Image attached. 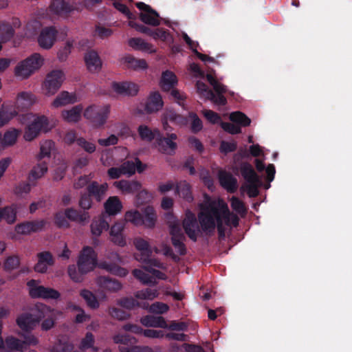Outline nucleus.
Returning <instances> with one entry per match:
<instances>
[{"label": "nucleus", "mask_w": 352, "mask_h": 352, "mask_svg": "<svg viewBox=\"0 0 352 352\" xmlns=\"http://www.w3.org/2000/svg\"><path fill=\"white\" fill-rule=\"evenodd\" d=\"M200 212L198 214V221L202 232L207 236H212L217 228L219 238L225 237L226 229L223 221L227 226L230 225L232 212L226 205L219 208L214 201L207 196V200L201 204Z\"/></svg>", "instance_id": "nucleus-1"}, {"label": "nucleus", "mask_w": 352, "mask_h": 352, "mask_svg": "<svg viewBox=\"0 0 352 352\" xmlns=\"http://www.w3.org/2000/svg\"><path fill=\"white\" fill-rule=\"evenodd\" d=\"M50 307L39 304L35 306L32 313H23L16 318V324L23 331H30L50 312Z\"/></svg>", "instance_id": "nucleus-2"}, {"label": "nucleus", "mask_w": 352, "mask_h": 352, "mask_svg": "<svg viewBox=\"0 0 352 352\" xmlns=\"http://www.w3.org/2000/svg\"><path fill=\"white\" fill-rule=\"evenodd\" d=\"M28 116L33 118L24 128L23 138L27 142H32L37 138L41 133H47L51 131L48 118L44 115L28 114Z\"/></svg>", "instance_id": "nucleus-3"}, {"label": "nucleus", "mask_w": 352, "mask_h": 352, "mask_svg": "<svg viewBox=\"0 0 352 352\" xmlns=\"http://www.w3.org/2000/svg\"><path fill=\"white\" fill-rule=\"evenodd\" d=\"M125 219L136 226H144L152 228L155 226L157 220V214L152 206L145 207L141 212L138 210H130L126 212Z\"/></svg>", "instance_id": "nucleus-4"}, {"label": "nucleus", "mask_w": 352, "mask_h": 352, "mask_svg": "<svg viewBox=\"0 0 352 352\" xmlns=\"http://www.w3.org/2000/svg\"><path fill=\"white\" fill-rule=\"evenodd\" d=\"M10 311L5 307H0V351L1 352H24V342L14 336H8L5 339L2 337L3 318L9 316Z\"/></svg>", "instance_id": "nucleus-5"}, {"label": "nucleus", "mask_w": 352, "mask_h": 352, "mask_svg": "<svg viewBox=\"0 0 352 352\" xmlns=\"http://www.w3.org/2000/svg\"><path fill=\"white\" fill-rule=\"evenodd\" d=\"M43 58L39 54L34 53L16 66L14 74L16 76L28 78L43 65Z\"/></svg>", "instance_id": "nucleus-6"}, {"label": "nucleus", "mask_w": 352, "mask_h": 352, "mask_svg": "<svg viewBox=\"0 0 352 352\" xmlns=\"http://www.w3.org/2000/svg\"><path fill=\"white\" fill-rule=\"evenodd\" d=\"M43 58L39 54L34 53L16 66L14 74L16 76L28 78L43 65Z\"/></svg>", "instance_id": "nucleus-7"}, {"label": "nucleus", "mask_w": 352, "mask_h": 352, "mask_svg": "<svg viewBox=\"0 0 352 352\" xmlns=\"http://www.w3.org/2000/svg\"><path fill=\"white\" fill-rule=\"evenodd\" d=\"M110 110L109 104L103 106L91 105L85 109L84 117L89 120L94 126L100 127L106 123Z\"/></svg>", "instance_id": "nucleus-8"}, {"label": "nucleus", "mask_w": 352, "mask_h": 352, "mask_svg": "<svg viewBox=\"0 0 352 352\" xmlns=\"http://www.w3.org/2000/svg\"><path fill=\"white\" fill-rule=\"evenodd\" d=\"M133 243L135 248L140 251V252L134 254L135 260L142 263L144 262H148L157 268H164V264L158 259L151 258L152 251L148 241L141 237H138L135 239Z\"/></svg>", "instance_id": "nucleus-9"}, {"label": "nucleus", "mask_w": 352, "mask_h": 352, "mask_svg": "<svg viewBox=\"0 0 352 352\" xmlns=\"http://www.w3.org/2000/svg\"><path fill=\"white\" fill-rule=\"evenodd\" d=\"M97 265V254L91 247L83 248L80 252L78 261V268L81 274H87L92 271Z\"/></svg>", "instance_id": "nucleus-10"}, {"label": "nucleus", "mask_w": 352, "mask_h": 352, "mask_svg": "<svg viewBox=\"0 0 352 352\" xmlns=\"http://www.w3.org/2000/svg\"><path fill=\"white\" fill-rule=\"evenodd\" d=\"M64 80V73L61 70H53L50 72L43 84V89L45 95L55 94L62 85Z\"/></svg>", "instance_id": "nucleus-11"}, {"label": "nucleus", "mask_w": 352, "mask_h": 352, "mask_svg": "<svg viewBox=\"0 0 352 352\" xmlns=\"http://www.w3.org/2000/svg\"><path fill=\"white\" fill-rule=\"evenodd\" d=\"M135 6L141 11L139 17L142 23L154 27L160 25L161 18L159 13L149 5L144 2H138Z\"/></svg>", "instance_id": "nucleus-12"}, {"label": "nucleus", "mask_w": 352, "mask_h": 352, "mask_svg": "<svg viewBox=\"0 0 352 352\" xmlns=\"http://www.w3.org/2000/svg\"><path fill=\"white\" fill-rule=\"evenodd\" d=\"M46 224L47 221L45 219L25 221L16 225L14 230L19 234L30 235L33 232L42 231Z\"/></svg>", "instance_id": "nucleus-13"}, {"label": "nucleus", "mask_w": 352, "mask_h": 352, "mask_svg": "<svg viewBox=\"0 0 352 352\" xmlns=\"http://www.w3.org/2000/svg\"><path fill=\"white\" fill-rule=\"evenodd\" d=\"M177 140L175 133H167L166 136H164L160 131L154 145L160 151L174 152L177 148Z\"/></svg>", "instance_id": "nucleus-14"}, {"label": "nucleus", "mask_w": 352, "mask_h": 352, "mask_svg": "<svg viewBox=\"0 0 352 352\" xmlns=\"http://www.w3.org/2000/svg\"><path fill=\"white\" fill-rule=\"evenodd\" d=\"M58 31L54 26L45 27L42 29L38 37V43L41 47L45 50L50 49L56 40Z\"/></svg>", "instance_id": "nucleus-15"}, {"label": "nucleus", "mask_w": 352, "mask_h": 352, "mask_svg": "<svg viewBox=\"0 0 352 352\" xmlns=\"http://www.w3.org/2000/svg\"><path fill=\"white\" fill-rule=\"evenodd\" d=\"M111 88L116 94L123 96H134L139 91L137 84L128 81L113 82Z\"/></svg>", "instance_id": "nucleus-16"}, {"label": "nucleus", "mask_w": 352, "mask_h": 352, "mask_svg": "<svg viewBox=\"0 0 352 352\" xmlns=\"http://www.w3.org/2000/svg\"><path fill=\"white\" fill-rule=\"evenodd\" d=\"M108 184L107 183L99 184L96 181H92L86 187L87 192L96 202H101L106 196L108 190Z\"/></svg>", "instance_id": "nucleus-17"}, {"label": "nucleus", "mask_w": 352, "mask_h": 352, "mask_svg": "<svg viewBox=\"0 0 352 352\" xmlns=\"http://www.w3.org/2000/svg\"><path fill=\"white\" fill-rule=\"evenodd\" d=\"M38 261L34 267L35 272L44 274L47 271L49 266L54 265L55 260L52 254L49 251L38 252L36 254Z\"/></svg>", "instance_id": "nucleus-18"}, {"label": "nucleus", "mask_w": 352, "mask_h": 352, "mask_svg": "<svg viewBox=\"0 0 352 352\" xmlns=\"http://www.w3.org/2000/svg\"><path fill=\"white\" fill-rule=\"evenodd\" d=\"M135 172V166L133 161L126 160L124 162L120 167H111L107 174L111 179H115L119 178L122 175H133Z\"/></svg>", "instance_id": "nucleus-19"}, {"label": "nucleus", "mask_w": 352, "mask_h": 352, "mask_svg": "<svg viewBox=\"0 0 352 352\" xmlns=\"http://www.w3.org/2000/svg\"><path fill=\"white\" fill-rule=\"evenodd\" d=\"M183 228L187 236L194 242L197 241L199 233L202 230L199 228L197 220L193 214L188 216L183 221Z\"/></svg>", "instance_id": "nucleus-20"}, {"label": "nucleus", "mask_w": 352, "mask_h": 352, "mask_svg": "<svg viewBox=\"0 0 352 352\" xmlns=\"http://www.w3.org/2000/svg\"><path fill=\"white\" fill-rule=\"evenodd\" d=\"M220 185L230 193L236 192L238 188L237 179L230 173L221 170L218 174Z\"/></svg>", "instance_id": "nucleus-21"}, {"label": "nucleus", "mask_w": 352, "mask_h": 352, "mask_svg": "<svg viewBox=\"0 0 352 352\" xmlns=\"http://www.w3.org/2000/svg\"><path fill=\"white\" fill-rule=\"evenodd\" d=\"M36 102V97L30 92L23 91L18 94L16 107L19 111L28 110Z\"/></svg>", "instance_id": "nucleus-22"}, {"label": "nucleus", "mask_w": 352, "mask_h": 352, "mask_svg": "<svg viewBox=\"0 0 352 352\" xmlns=\"http://www.w3.org/2000/svg\"><path fill=\"white\" fill-rule=\"evenodd\" d=\"M85 62L89 72L99 71L102 67V61L98 53L94 50H89L85 54Z\"/></svg>", "instance_id": "nucleus-23"}, {"label": "nucleus", "mask_w": 352, "mask_h": 352, "mask_svg": "<svg viewBox=\"0 0 352 352\" xmlns=\"http://www.w3.org/2000/svg\"><path fill=\"white\" fill-rule=\"evenodd\" d=\"M164 105L162 96L157 91L153 92L147 99L145 110L147 113H151L160 110Z\"/></svg>", "instance_id": "nucleus-24"}, {"label": "nucleus", "mask_w": 352, "mask_h": 352, "mask_svg": "<svg viewBox=\"0 0 352 352\" xmlns=\"http://www.w3.org/2000/svg\"><path fill=\"white\" fill-rule=\"evenodd\" d=\"M241 176L247 183L260 182V177L254 170L253 166L248 162H242L239 166Z\"/></svg>", "instance_id": "nucleus-25"}, {"label": "nucleus", "mask_w": 352, "mask_h": 352, "mask_svg": "<svg viewBox=\"0 0 352 352\" xmlns=\"http://www.w3.org/2000/svg\"><path fill=\"white\" fill-rule=\"evenodd\" d=\"M19 131L15 129L8 130L3 135L0 133V151L15 144Z\"/></svg>", "instance_id": "nucleus-26"}, {"label": "nucleus", "mask_w": 352, "mask_h": 352, "mask_svg": "<svg viewBox=\"0 0 352 352\" xmlns=\"http://www.w3.org/2000/svg\"><path fill=\"white\" fill-rule=\"evenodd\" d=\"M50 8L58 15H67L74 10V6L65 0H53Z\"/></svg>", "instance_id": "nucleus-27"}, {"label": "nucleus", "mask_w": 352, "mask_h": 352, "mask_svg": "<svg viewBox=\"0 0 352 352\" xmlns=\"http://www.w3.org/2000/svg\"><path fill=\"white\" fill-rule=\"evenodd\" d=\"M113 186L122 192L126 193L138 192L142 187L141 184L138 181H128L124 179L115 182Z\"/></svg>", "instance_id": "nucleus-28"}, {"label": "nucleus", "mask_w": 352, "mask_h": 352, "mask_svg": "<svg viewBox=\"0 0 352 352\" xmlns=\"http://www.w3.org/2000/svg\"><path fill=\"white\" fill-rule=\"evenodd\" d=\"M65 215L69 221L76 223H84L89 219V215L87 212H82L74 208L65 209Z\"/></svg>", "instance_id": "nucleus-29"}, {"label": "nucleus", "mask_w": 352, "mask_h": 352, "mask_svg": "<svg viewBox=\"0 0 352 352\" xmlns=\"http://www.w3.org/2000/svg\"><path fill=\"white\" fill-rule=\"evenodd\" d=\"M177 84V79L175 74L169 71L166 70L162 74L160 86L163 91H168Z\"/></svg>", "instance_id": "nucleus-30"}, {"label": "nucleus", "mask_w": 352, "mask_h": 352, "mask_svg": "<svg viewBox=\"0 0 352 352\" xmlns=\"http://www.w3.org/2000/svg\"><path fill=\"white\" fill-rule=\"evenodd\" d=\"M76 102L75 94H72L66 91H61L52 102V106L58 108L69 104H74Z\"/></svg>", "instance_id": "nucleus-31"}, {"label": "nucleus", "mask_w": 352, "mask_h": 352, "mask_svg": "<svg viewBox=\"0 0 352 352\" xmlns=\"http://www.w3.org/2000/svg\"><path fill=\"white\" fill-rule=\"evenodd\" d=\"M138 132L142 140L151 142L156 141L160 130L158 129L151 130L148 126L142 124L138 126Z\"/></svg>", "instance_id": "nucleus-32"}, {"label": "nucleus", "mask_w": 352, "mask_h": 352, "mask_svg": "<svg viewBox=\"0 0 352 352\" xmlns=\"http://www.w3.org/2000/svg\"><path fill=\"white\" fill-rule=\"evenodd\" d=\"M98 284L100 287L110 292H118L122 288L119 281L107 276H100L98 278Z\"/></svg>", "instance_id": "nucleus-33"}, {"label": "nucleus", "mask_w": 352, "mask_h": 352, "mask_svg": "<svg viewBox=\"0 0 352 352\" xmlns=\"http://www.w3.org/2000/svg\"><path fill=\"white\" fill-rule=\"evenodd\" d=\"M141 323L145 327L166 328L167 324L162 316H154L148 315L140 320Z\"/></svg>", "instance_id": "nucleus-34"}, {"label": "nucleus", "mask_w": 352, "mask_h": 352, "mask_svg": "<svg viewBox=\"0 0 352 352\" xmlns=\"http://www.w3.org/2000/svg\"><path fill=\"white\" fill-rule=\"evenodd\" d=\"M129 45L136 50H140L149 53H155V50L153 45L149 43L146 42L141 38H131L129 40Z\"/></svg>", "instance_id": "nucleus-35"}, {"label": "nucleus", "mask_w": 352, "mask_h": 352, "mask_svg": "<svg viewBox=\"0 0 352 352\" xmlns=\"http://www.w3.org/2000/svg\"><path fill=\"white\" fill-rule=\"evenodd\" d=\"M104 209L109 215H115L121 211L122 205L116 196L110 197L104 203Z\"/></svg>", "instance_id": "nucleus-36"}, {"label": "nucleus", "mask_w": 352, "mask_h": 352, "mask_svg": "<svg viewBox=\"0 0 352 352\" xmlns=\"http://www.w3.org/2000/svg\"><path fill=\"white\" fill-rule=\"evenodd\" d=\"M47 171V166L45 162L38 164L31 170L28 176L29 182L32 183L33 186H35L36 181L41 178Z\"/></svg>", "instance_id": "nucleus-37"}, {"label": "nucleus", "mask_w": 352, "mask_h": 352, "mask_svg": "<svg viewBox=\"0 0 352 352\" xmlns=\"http://www.w3.org/2000/svg\"><path fill=\"white\" fill-rule=\"evenodd\" d=\"M15 31L8 22L0 21V43L10 41L14 36Z\"/></svg>", "instance_id": "nucleus-38"}, {"label": "nucleus", "mask_w": 352, "mask_h": 352, "mask_svg": "<svg viewBox=\"0 0 352 352\" xmlns=\"http://www.w3.org/2000/svg\"><path fill=\"white\" fill-rule=\"evenodd\" d=\"M82 109V105H76L69 110L63 111L62 116L68 122H77L80 118Z\"/></svg>", "instance_id": "nucleus-39"}, {"label": "nucleus", "mask_w": 352, "mask_h": 352, "mask_svg": "<svg viewBox=\"0 0 352 352\" xmlns=\"http://www.w3.org/2000/svg\"><path fill=\"white\" fill-rule=\"evenodd\" d=\"M18 112L10 105L2 104L0 109V126L6 124Z\"/></svg>", "instance_id": "nucleus-40"}, {"label": "nucleus", "mask_w": 352, "mask_h": 352, "mask_svg": "<svg viewBox=\"0 0 352 352\" xmlns=\"http://www.w3.org/2000/svg\"><path fill=\"white\" fill-rule=\"evenodd\" d=\"M176 192L179 197H182L186 201L191 202L193 201L190 186L187 182L181 181L177 183L176 186Z\"/></svg>", "instance_id": "nucleus-41"}, {"label": "nucleus", "mask_w": 352, "mask_h": 352, "mask_svg": "<svg viewBox=\"0 0 352 352\" xmlns=\"http://www.w3.org/2000/svg\"><path fill=\"white\" fill-rule=\"evenodd\" d=\"M128 68L133 69H144L147 67V63L144 59H137L131 55H127L122 58Z\"/></svg>", "instance_id": "nucleus-42"}, {"label": "nucleus", "mask_w": 352, "mask_h": 352, "mask_svg": "<svg viewBox=\"0 0 352 352\" xmlns=\"http://www.w3.org/2000/svg\"><path fill=\"white\" fill-rule=\"evenodd\" d=\"M109 227L108 222L104 219L100 217L92 221L91 224V231L92 234L98 236L103 230H108Z\"/></svg>", "instance_id": "nucleus-43"}, {"label": "nucleus", "mask_w": 352, "mask_h": 352, "mask_svg": "<svg viewBox=\"0 0 352 352\" xmlns=\"http://www.w3.org/2000/svg\"><path fill=\"white\" fill-rule=\"evenodd\" d=\"M230 120L241 126H248L251 123V120L241 111L232 112L230 115Z\"/></svg>", "instance_id": "nucleus-44"}, {"label": "nucleus", "mask_w": 352, "mask_h": 352, "mask_svg": "<svg viewBox=\"0 0 352 352\" xmlns=\"http://www.w3.org/2000/svg\"><path fill=\"white\" fill-rule=\"evenodd\" d=\"M27 285L29 287V294L32 298H42L44 286L38 285L34 279L29 280Z\"/></svg>", "instance_id": "nucleus-45"}, {"label": "nucleus", "mask_w": 352, "mask_h": 352, "mask_svg": "<svg viewBox=\"0 0 352 352\" xmlns=\"http://www.w3.org/2000/svg\"><path fill=\"white\" fill-rule=\"evenodd\" d=\"M80 296L85 300L88 307L91 309H97L100 304L96 296L88 289H82L80 293Z\"/></svg>", "instance_id": "nucleus-46"}, {"label": "nucleus", "mask_w": 352, "mask_h": 352, "mask_svg": "<svg viewBox=\"0 0 352 352\" xmlns=\"http://www.w3.org/2000/svg\"><path fill=\"white\" fill-rule=\"evenodd\" d=\"M3 220L8 224H13L16 220V209L14 206L2 208Z\"/></svg>", "instance_id": "nucleus-47"}, {"label": "nucleus", "mask_w": 352, "mask_h": 352, "mask_svg": "<svg viewBox=\"0 0 352 352\" xmlns=\"http://www.w3.org/2000/svg\"><path fill=\"white\" fill-rule=\"evenodd\" d=\"M102 267L105 269L107 271L111 273L112 274L120 277H124L128 274V271L125 268L122 267L114 263H102Z\"/></svg>", "instance_id": "nucleus-48"}, {"label": "nucleus", "mask_w": 352, "mask_h": 352, "mask_svg": "<svg viewBox=\"0 0 352 352\" xmlns=\"http://www.w3.org/2000/svg\"><path fill=\"white\" fill-rule=\"evenodd\" d=\"M20 265V258L17 255L8 256L3 262V270L6 272H12Z\"/></svg>", "instance_id": "nucleus-49"}, {"label": "nucleus", "mask_w": 352, "mask_h": 352, "mask_svg": "<svg viewBox=\"0 0 352 352\" xmlns=\"http://www.w3.org/2000/svg\"><path fill=\"white\" fill-rule=\"evenodd\" d=\"M132 274L135 278L139 280L144 285L156 283V281L153 276H149L148 274L144 272L142 270L135 269L133 270Z\"/></svg>", "instance_id": "nucleus-50"}, {"label": "nucleus", "mask_w": 352, "mask_h": 352, "mask_svg": "<svg viewBox=\"0 0 352 352\" xmlns=\"http://www.w3.org/2000/svg\"><path fill=\"white\" fill-rule=\"evenodd\" d=\"M113 342L116 344L124 345H134L137 340L133 336L128 333H119L113 336Z\"/></svg>", "instance_id": "nucleus-51"}, {"label": "nucleus", "mask_w": 352, "mask_h": 352, "mask_svg": "<svg viewBox=\"0 0 352 352\" xmlns=\"http://www.w3.org/2000/svg\"><path fill=\"white\" fill-rule=\"evenodd\" d=\"M93 204V199L89 194L86 191L81 192L80 199L78 201L79 207L84 211L88 210L91 208Z\"/></svg>", "instance_id": "nucleus-52"}, {"label": "nucleus", "mask_w": 352, "mask_h": 352, "mask_svg": "<svg viewBox=\"0 0 352 352\" xmlns=\"http://www.w3.org/2000/svg\"><path fill=\"white\" fill-rule=\"evenodd\" d=\"M157 290L152 289L150 288H146L145 289L138 291L135 294V296L138 299L150 300L155 299V298L157 297Z\"/></svg>", "instance_id": "nucleus-53"}, {"label": "nucleus", "mask_w": 352, "mask_h": 352, "mask_svg": "<svg viewBox=\"0 0 352 352\" xmlns=\"http://www.w3.org/2000/svg\"><path fill=\"white\" fill-rule=\"evenodd\" d=\"M117 305L128 310H131L136 307V306H141L140 303L133 297L120 298L117 300Z\"/></svg>", "instance_id": "nucleus-54"}, {"label": "nucleus", "mask_w": 352, "mask_h": 352, "mask_svg": "<svg viewBox=\"0 0 352 352\" xmlns=\"http://www.w3.org/2000/svg\"><path fill=\"white\" fill-rule=\"evenodd\" d=\"M74 46L73 40H67L64 47H61L58 52V58L60 61H65L72 52Z\"/></svg>", "instance_id": "nucleus-55"}, {"label": "nucleus", "mask_w": 352, "mask_h": 352, "mask_svg": "<svg viewBox=\"0 0 352 352\" xmlns=\"http://www.w3.org/2000/svg\"><path fill=\"white\" fill-rule=\"evenodd\" d=\"M230 205L233 210L236 213L244 215L247 210L244 203L236 197H232L230 200Z\"/></svg>", "instance_id": "nucleus-56"}, {"label": "nucleus", "mask_w": 352, "mask_h": 352, "mask_svg": "<svg viewBox=\"0 0 352 352\" xmlns=\"http://www.w3.org/2000/svg\"><path fill=\"white\" fill-rule=\"evenodd\" d=\"M76 144L85 152L91 154L96 151V145L94 142L87 141L84 138H78Z\"/></svg>", "instance_id": "nucleus-57"}, {"label": "nucleus", "mask_w": 352, "mask_h": 352, "mask_svg": "<svg viewBox=\"0 0 352 352\" xmlns=\"http://www.w3.org/2000/svg\"><path fill=\"white\" fill-rule=\"evenodd\" d=\"M143 263L144 264V265L143 266V269L145 271L152 274V275L153 276V277L154 278H157L160 280H165L166 278V274L158 270L154 269L153 267L155 266L151 263L148 262H144Z\"/></svg>", "instance_id": "nucleus-58"}, {"label": "nucleus", "mask_w": 352, "mask_h": 352, "mask_svg": "<svg viewBox=\"0 0 352 352\" xmlns=\"http://www.w3.org/2000/svg\"><path fill=\"white\" fill-rule=\"evenodd\" d=\"M55 142L51 140L42 141L40 144L39 154H52L55 150Z\"/></svg>", "instance_id": "nucleus-59"}, {"label": "nucleus", "mask_w": 352, "mask_h": 352, "mask_svg": "<svg viewBox=\"0 0 352 352\" xmlns=\"http://www.w3.org/2000/svg\"><path fill=\"white\" fill-rule=\"evenodd\" d=\"M74 349V346L67 342L58 340L52 349V352H71Z\"/></svg>", "instance_id": "nucleus-60"}, {"label": "nucleus", "mask_w": 352, "mask_h": 352, "mask_svg": "<svg viewBox=\"0 0 352 352\" xmlns=\"http://www.w3.org/2000/svg\"><path fill=\"white\" fill-rule=\"evenodd\" d=\"M189 117L191 118V131L196 133L200 131L203 128L202 121L198 116L193 112L189 113Z\"/></svg>", "instance_id": "nucleus-61"}, {"label": "nucleus", "mask_w": 352, "mask_h": 352, "mask_svg": "<svg viewBox=\"0 0 352 352\" xmlns=\"http://www.w3.org/2000/svg\"><path fill=\"white\" fill-rule=\"evenodd\" d=\"M196 88L197 92L202 96L205 97L206 99L208 97L213 96V91L210 89L208 86L201 81H197L196 83Z\"/></svg>", "instance_id": "nucleus-62"}, {"label": "nucleus", "mask_w": 352, "mask_h": 352, "mask_svg": "<svg viewBox=\"0 0 352 352\" xmlns=\"http://www.w3.org/2000/svg\"><path fill=\"white\" fill-rule=\"evenodd\" d=\"M169 309V307L164 303L160 302H156L149 307V312L162 314L168 311Z\"/></svg>", "instance_id": "nucleus-63"}, {"label": "nucleus", "mask_w": 352, "mask_h": 352, "mask_svg": "<svg viewBox=\"0 0 352 352\" xmlns=\"http://www.w3.org/2000/svg\"><path fill=\"white\" fill-rule=\"evenodd\" d=\"M120 352H151L152 350L148 346L140 347L133 345H124L119 347Z\"/></svg>", "instance_id": "nucleus-64"}]
</instances>
